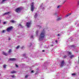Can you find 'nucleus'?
<instances>
[{
  "mask_svg": "<svg viewBox=\"0 0 79 79\" xmlns=\"http://www.w3.org/2000/svg\"><path fill=\"white\" fill-rule=\"evenodd\" d=\"M13 27L12 26H10L7 28V31L8 32H10V31L13 30Z\"/></svg>",
  "mask_w": 79,
  "mask_h": 79,
  "instance_id": "obj_3",
  "label": "nucleus"
},
{
  "mask_svg": "<svg viewBox=\"0 0 79 79\" xmlns=\"http://www.w3.org/2000/svg\"><path fill=\"white\" fill-rule=\"evenodd\" d=\"M37 13H36L35 15L34 16V18H37Z\"/></svg>",
  "mask_w": 79,
  "mask_h": 79,
  "instance_id": "obj_13",
  "label": "nucleus"
},
{
  "mask_svg": "<svg viewBox=\"0 0 79 79\" xmlns=\"http://www.w3.org/2000/svg\"><path fill=\"white\" fill-rule=\"evenodd\" d=\"M45 32L44 29H43L40 35L39 38L40 40H43L45 37Z\"/></svg>",
  "mask_w": 79,
  "mask_h": 79,
  "instance_id": "obj_1",
  "label": "nucleus"
},
{
  "mask_svg": "<svg viewBox=\"0 0 79 79\" xmlns=\"http://www.w3.org/2000/svg\"><path fill=\"white\" fill-rule=\"evenodd\" d=\"M9 60H10V61H16V59L15 58H10L9 59Z\"/></svg>",
  "mask_w": 79,
  "mask_h": 79,
  "instance_id": "obj_7",
  "label": "nucleus"
},
{
  "mask_svg": "<svg viewBox=\"0 0 79 79\" xmlns=\"http://www.w3.org/2000/svg\"><path fill=\"white\" fill-rule=\"evenodd\" d=\"M31 73H34V71L33 70L31 71Z\"/></svg>",
  "mask_w": 79,
  "mask_h": 79,
  "instance_id": "obj_34",
  "label": "nucleus"
},
{
  "mask_svg": "<svg viewBox=\"0 0 79 79\" xmlns=\"http://www.w3.org/2000/svg\"><path fill=\"white\" fill-rule=\"evenodd\" d=\"M55 42H56V43H57V42H58V41L57 40H56Z\"/></svg>",
  "mask_w": 79,
  "mask_h": 79,
  "instance_id": "obj_36",
  "label": "nucleus"
},
{
  "mask_svg": "<svg viewBox=\"0 0 79 79\" xmlns=\"http://www.w3.org/2000/svg\"><path fill=\"white\" fill-rule=\"evenodd\" d=\"M61 5H59L57 6V8H59L60 7H61Z\"/></svg>",
  "mask_w": 79,
  "mask_h": 79,
  "instance_id": "obj_19",
  "label": "nucleus"
},
{
  "mask_svg": "<svg viewBox=\"0 0 79 79\" xmlns=\"http://www.w3.org/2000/svg\"><path fill=\"white\" fill-rule=\"evenodd\" d=\"M12 77H13V78H14L15 77H16V76L15 75H12Z\"/></svg>",
  "mask_w": 79,
  "mask_h": 79,
  "instance_id": "obj_20",
  "label": "nucleus"
},
{
  "mask_svg": "<svg viewBox=\"0 0 79 79\" xmlns=\"http://www.w3.org/2000/svg\"><path fill=\"white\" fill-rule=\"evenodd\" d=\"M1 23V20H0V23Z\"/></svg>",
  "mask_w": 79,
  "mask_h": 79,
  "instance_id": "obj_43",
  "label": "nucleus"
},
{
  "mask_svg": "<svg viewBox=\"0 0 79 79\" xmlns=\"http://www.w3.org/2000/svg\"><path fill=\"white\" fill-rule=\"evenodd\" d=\"M21 10V8H18L15 9V11L17 13H18L19 12H20Z\"/></svg>",
  "mask_w": 79,
  "mask_h": 79,
  "instance_id": "obj_4",
  "label": "nucleus"
},
{
  "mask_svg": "<svg viewBox=\"0 0 79 79\" xmlns=\"http://www.w3.org/2000/svg\"><path fill=\"white\" fill-rule=\"evenodd\" d=\"M78 63L79 64V57H78Z\"/></svg>",
  "mask_w": 79,
  "mask_h": 79,
  "instance_id": "obj_37",
  "label": "nucleus"
},
{
  "mask_svg": "<svg viewBox=\"0 0 79 79\" xmlns=\"http://www.w3.org/2000/svg\"><path fill=\"white\" fill-rule=\"evenodd\" d=\"M3 55H5V56H7V55H8V54H7L5 52H3Z\"/></svg>",
  "mask_w": 79,
  "mask_h": 79,
  "instance_id": "obj_10",
  "label": "nucleus"
},
{
  "mask_svg": "<svg viewBox=\"0 0 79 79\" xmlns=\"http://www.w3.org/2000/svg\"><path fill=\"white\" fill-rule=\"evenodd\" d=\"M31 38H33V36H31Z\"/></svg>",
  "mask_w": 79,
  "mask_h": 79,
  "instance_id": "obj_39",
  "label": "nucleus"
},
{
  "mask_svg": "<svg viewBox=\"0 0 79 79\" xmlns=\"http://www.w3.org/2000/svg\"><path fill=\"white\" fill-rule=\"evenodd\" d=\"M23 48V47H22V48Z\"/></svg>",
  "mask_w": 79,
  "mask_h": 79,
  "instance_id": "obj_44",
  "label": "nucleus"
},
{
  "mask_svg": "<svg viewBox=\"0 0 79 79\" xmlns=\"http://www.w3.org/2000/svg\"><path fill=\"white\" fill-rule=\"evenodd\" d=\"M66 57H67V56H64V58H66Z\"/></svg>",
  "mask_w": 79,
  "mask_h": 79,
  "instance_id": "obj_29",
  "label": "nucleus"
},
{
  "mask_svg": "<svg viewBox=\"0 0 79 79\" xmlns=\"http://www.w3.org/2000/svg\"><path fill=\"white\" fill-rule=\"evenodd\" d=\"M72 14V13H70L69 14H68V15H69V16H70V15H71Z\"/></svg>",
  "mask_w": 79,
  "mask_h": 79,
  "instance_id": "obj_21",
  "label": "nucleus"
},
{
  "mask_svg": "<svg viewBox=\"0 0 79 79\" xmlns=\"http://www.w3.org/2000/svg\"><path fill=\"white\" fill-rule=\"evenodd\" d=\"M16 73V71L15 70H14L11 72V74H14V73Z\"/></svg>",
  "mask_w": 79,
  "mask_h": 79,
  "instance_id": "obj_9",
  "label": "nucleus"
},
{
  "mask_svg": "<svg viewBox=\"0 0 79 79\" xmlns=\"http://www.w3.org/2000/svg\"><path fill=\"white\" fill-rule=\"evenodd\" d=\"M31 22L27 23L26 25L27 27H30V26H31Z\"/></svg>",
  "mask_w": 79,
  "mask_h": 79,
  "instance_id": "obj_5",
  "label": "nucleus"
},
{
  "mask_svg": "<svg viewBox=\"0 0 79 79\" xmlns=\"http://www.w3.org/2000/svg\"><path fill=\"white\" fill-rule=\"evenodd\" d=\"M60 34H58V36H60Z\"/></svg>",
  "mask_w": 79,
  "mask_h": 79,
  "instance_id": "obj_32",
  "label": "nucleus"
},
{
  "mask_svg": "<svg viewBox=\"0 0 79 79\" xmlns=\"http://www.w3.org/2000/svg\"><path fill=\"white\" fill-rule=\"evenodd\" d=\"M51 46H53V44H52V45H51Z\"/></svg>",
  "mask_w": 79,
  "mask_h": 79,
  "instance_id": "obj_40",
  "label": "nucleus"
},
{
  "mask_svg": "<svg viewBox=\"0 0 79 79\" xmlns=\"http://www.w3.org/2000/svg\"><path fill=\"white\" fill-rule=\"evenodd\" d=\"M61 67H63L64 65V61L63 60L61 62Z\"/></svg>",
  "mask_w": 79,
  "mask_h": 79,
  "instance_id": "obj_6",
  "label": "nucleus"
},
{
  "mask_svg": "<svg viewBox=\"0 0 79 79\" xmlns=\"http://www.w3.org/2000/svg\"><path fill=\"white\" fill-rule=\"evenodd\" d=\"M73 57H74V55H72L70 56V58L72 59Z\"/></svg>",
  "mask_w": 79,
  "mask_h": 79,
  "instance_id": "obj_12",
  "label": "nucleus"
},
{
  "mask_svg": "<svg viewBox=\"0 0 79 79\" xmlns=\"http://www.w3.org/2000/svg\"><path fill=\"white\" fill-rule=\"evenodd\" d=\"M19 26H21V27H23V26H22V25H21V24H19Z\"/></svg>",
  "mask_w": 79,
  "mask_h": 79,
  "instance_id": "obj_24",
  "label": "nucleus"
},
{
  "mask_svg": "<svg viewBox=\"0 0 79 79\" xmlns=\"http://www.w3.org/2000/svg\"><path fill=\"white\" fill-rule=\"evenodd\" d=\"M31 11L33 12L34 11V9H35V7L34 6V2H32L31 3Z\"/></svg>",
  "mask_w": 79,
  "mask_h": 79,
  "instance_id": "obj_2",
  "label": "nucleus"
},
{
  "mask_svg": "<svg viewBox=\"0 0 79 79\" xmlns=\"http://www.w3.org/2000/svg\"><path fill=\"white\" fill-rule=\"evenodd\" d=\"M72 76H74V75H76V74H75V73H73L72 74Z\"/></svg>",
  "mask_w": 79,
  "mask_h": 79,
  "instance_id": "obj_26",
  "label": "nucleus"
},
{
  "mask_svg": "<svg viewBox=\"0 0 79 79\" xmlns=\"http://www.w3.org/2000/svg\"><path fill=\"white\" fill-rule=\"evenodd\" d=\"M42 52H45V50H43L42 51Z\"/></svg>",
  "mask_w": 79,
  "mask_h": 79,
  "instance_id": "obj_38",
  "label": "nucleus"
},
{
  "mask_svg": "<svg viewBox=\"0 0 79 79\" xmlns=\"http://www.w3.org/2000/svg\"><path fill=\"white\" fill-rule=\"evenodd\" d=\"M1 75L0 74V76Z\"/></svg>",
  "mask_w": 79,
  "mask_h": 79,
  "instance_id": "obj_45",
  "label": "nucleus"
},
{
  "mask_svg": "<svg viewBox=\"0 0 79 79\" xmlns=\"http://www.w3.org/2000/svg\"><path fill=\"white\" fill-rule=\"evenodd\" d=\"M5 30H3V31H2V32H5Z\"/></svg>",
  "mask_w": 79,
  "mask_h": 79,
  "instance_id": "obj_33",
  "label": "nucleus"
},
{
  "mask_svg": "<svg viewBox=\"0 0 79 79\" xmlns=\"http://www.w3.org/2000/svg\"><path fill=\"white\" fill-rule=\"evenodd\" d=\"M69 55H71V53L70 52H69Z\"/></svg>",
  "mask_w": 79,
  "mask_h": 79,
  "instance_id": "obj_30",
  "label": "nucleus"
},
{
  "mask_svg": "<svg viewBox=\"0 0 79 79\" xmlns=\"http://www.w3.org/2000/svg\"><path fill=\"white\" fill-rule=\"evenodd\" d=\"M8 14H10V12L5 13L4 14H3V16H5V15H8Z\"/></svg>",
  "mask_w": 79,
  "mask_h": 79,
  "instance_id": "obj_8",
  "label": "nucleus"
},
{
  "mask_svg": "<svg viewBox=\"0 0 79 79\" xmlns=\"http://www.w3.org/2000/svg\"><path fill=\"white\" fill-rule=\"evenodd\" d=\"M69 16V15L68 14H67L65 16V18H67V17H68Z\"/></svg>",
  "mask_w": 79,
  "mask_h": 79,
  "instance_id": "obj_16",
  "label": "nucleus"
},
{
  "mask_svg": "<svg viewBox=\"0 0 79 79\" xmlns=\"http://www.w3.org/2000/svg\"><path fill=\"white\" fill-rule=\"evenodd\" d=\"M9 40H11V38H9Z\"/></svg>",
  "mask_w": 79,
  "mask_h": 79,
  "instance_id": "obj_35",
  "label": "nucleus"
},
{
  "mask_svg": "<svg viewBox=\"0 0 79 79\" xmlns=\"http://www.w3.org/2000/svg\"><path fill=\"white\" fill-rule=\"evenodd\" d=\"M77 15H76V16L74 15V16H77Z\"/></svg>",
  "mask_w": 79,
  "mask_h": 79,
  "instance_id": "obj_41",
  "label": "nucleus"
},
{
  "mask_svg": "<svg viewBox=\"0 0 79 79\" xmlns=\"http://www.w3.org/2000/svg\"><path fill=\"white\" fill-rule=\"evenodd\" d=\"M20 46L19 45H18V46H17L16 47V48H17V49H18V48H19Z\"/></svg>",
  "mask_w": 79,
  "mask_h": 79,
  "instance_id": "obj_17",
  "label": "nucleus"
},
{
  "mask_svg": "<svg viewBox=\"0 0 79 79\" xmlns=\"http://www.w3.org/2000/svg\"><path fill=\"white\" fill-rule=\"evenodd\" d=\"M11 49H10L9 50V51H8V53H11Z\"/></svg>",
  "mask_w": 79,
  "mask_h": 79,
  "instance_id": "obj_18",
  "label": "nucleus"
},
{
  "mask_svg": "<svg viewBox=\"0 0 79 79\" xmlns=\"http://www.w3.org/2000/svg\"><path fill=\"white\" fill-rule=\"evenodd\" d=\"M78 4L79 5V1L78 2Z\"/></svg>",
  "mask_w": 79,
  "mask_h": 79,
  "instance_id": "obj_42",
  "label": "nucleus"
},
{
  "mask_svg": "<svg viewBox=\"0 0 79 79\" xmlns=\"http://www.w3.org/2000/svg\"><path fill=\"white\" fill-rule=\"evenodd\" d=\"M61 19H62L61 17L59 18L58 19V20H61Z\"/></svg>",
  "mask_w": 79,
  "mask_h": 79,
  "instance_id": "obj_14",
  "label": "nucleus"
},
{
  "mask_svg": "<svg viewBox=\"0 0 79 79\" xmlns=\"http://www.w3.org/2000/svg\"><path fill=\"white\" fill-rule=\"evenodd\" d=\"M26 54H24L23 55V56H26Z\"/></svg>",
  "mask_w": 79,
  "mask_h": 79,
  "instance_id": "obj_31",
  "label": "nucleus"
},
{
  "mask_svg": "<svg viewBox=\"0 0 79 79\" xmlns=\"http://www.w3.org/2000/svg\"><path fill=\"white\" fill-rule=\"evenodd\" d=\"M15 66H16V67H17V68H18V67L19 66H18V65H17L16 64L15 65Z\"/></svg>",
  "mask_w": 79,
  "mask_h": 79,
  "instance_id": "obj_25",
  "label": "nucleus"
},
{
  "mask_svg": "<svg viewBox=\"0 0 79 79\" xmlns=\"http://www.w3.org/2000/svg\"><path fill=\"white\" fill-rule=\"evenodd\" d=\"M10 23H16V22H15L14 20H11L10 21Z\"/></svg>",
  "mask_w": 79,
  "mask_h": 79,
  "instance_id": "obj_11",
  "label": "nucleus"
},
{
  "mask_svg": "<svg viewBox=\"0 0 79 79\" xmlns=\"http://www.w3.org/2000/svg\"><path fill=\"white\" fill-rule=\"evenodd\" d=\"M8 0H2V2H5V1H6Z\"/></svg>",
  "mask_w": 79,
  "mask_h": 79,
  "instance_id": "obj_22",
  "label": "nucleus"
},
{
  "mask_svg": "<svg viewBox=\"0 0 79 79\" xmlns=\"http://www.w3.org/2000/svg\"><path fill=\"white\" fill-rule=\"evenodd\" d=\"M3 24H6V22H3Z\"/></svg>",
  "mask_w": 79,
  "mask_h": 79,
  "instance_id": "obj_23",
  "label": "nucleus"
},
{
  "mask_svg": "<svg viewBox=\"0 0 79 79\" xmlns=\"http://www.w3.org/2000/svg\"><path fill=\"white\" fill-rule=\"evenodd\" d=\"M72 47H75V46L74 45H73L72 46Z\"/></svg>",
  "mask_w": 79,
  "mask_h": 79,
  "instance_id": "obj_28",
  "label": "nucleus"
},
{
  "mask_svg": "<svg viewBox=\"0 0 79 79\" xmlns=\"http://www.w3.org/2000/svg\"><path fill=\"white\" fill-rule=\"evenodd\" d=\"M6 65H3V68H6Z\"/></svg>",
  "mask_w": 79,
  "mask_h": 79,
  "instance_id": "obj_15",
  "label": "nucleus"
},
{
  "mask_svg": "<svg viewBox=\"0 0 79 79\" xmlns=\"http://www.w3.org/2000/svg\"><path fill=\"white\" fill-rule=\"evenodd\" d=\"M27 77H28V75H27L25 76V78H27Z\"/></svg>",
  "mask_w": 79,
  "mask_h": 79,
  "instance_id": "obj_27",
  "label": "nucleus"
}]
</instances>
